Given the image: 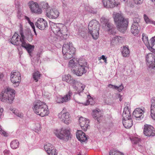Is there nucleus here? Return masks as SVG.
Wrapping results in <instances>:
<instances>
[{"label": "nucleus", "instance_id": "obj_1", "mask_svg": "<svg viewBox=\"0 0 155 155\" xmlns=\"http://www.w3.org/2000/svg\"><path fill=\"white\" fill-rule=\"evenodd\" d=\"M75 59L73 58L69 62L68 66L72 68V72L78 76H81L87 72V62L85 60H79L75 62Z\"/></svg>", "mask_w": 155, "mask_h": 155}, {"label": "nucleus", "instance_id": "obj_2", "mask_svg": "<svg viewBox=\"0 0 155 155\" xmlns=\"http://www.w3.org/2000/svg\"><path fill=\"white\" fill-rule=\"evenodd\" d=\"M112 16L117 30L120 32H124L128 26V19H125L121 13L114 12Z\"/></svg>", "mask_w": 155, "mask_h": 155}, {"label": "nucleus", "instance_id": "obj_3", "mask_svg": "<svg viewBox=\"0 0 155 155\" xmlns=\"http://www.w3.org/2000/svg\"><path fill=\"white\" fill-rule=\"evenodd\" d=\"M32 108L36 114L42 117L48 115L49 113L48 106L45 103L40 100L34 102Z\"/></svg>", "mask_w": 155, "mask_h": 155}, {"label": "nucleus", "instance_id": "obj_4", "mask_svg": "<svg viewBox=\"0 0 155 155\" xmlns=\"http://www.w3.org/2000/svg\"><path fill=\"white\" fill-rule=\"evenodd\" d=\"M100 25L96 20L91 21L88 25V33L91 34L94 39H97L99 36Z\"/></svg>", "mask_w": 155, "mask_h": 155}, {"label": "nucleus", "instance_id": "obj_5", "mask_svg": "<svg viewBox=\"0 0 155 155\" xmlns=\"http://www.w3.org/2000/svg\"><path fill=\"white\" fill-rule=\"evenodd\" d=\"M15 90L7 87L4 91H2L0 94V98L2 101L11 103L14 99Z\"/></svg>", "mask_w": 155, "mask_h": 155}, {"label": "nucleus", "instance_id": "obj_6", "mask_svg": "<svg viewBox=\"0 0 155 155\" xmlns=\"http://www.w3.org/2000/svg\"><path fill=\"white\" fill-rule=\"evenodd\" d=\"M75 48L73 46L72 43L64 44L62 47V53L64 58L66 60L70 59L73 57L75 53Z\"/></svg>", "mask_w": 155, "mask_h": 155}, {"label": "nucleus", "instance_id": "obj_7", "mask_svg": "<svg viewBox=\"0 0 155 155\" xmlns=\"http://www.w3.org/2000/svg\"><path fill=\"white\" fill-rule=\"evenodd\" d=\"M54 133L58 139L65 141H68L71 138L70 131L67 129L62 128L61 130H56Z\"/></svg>", "mask_w": 155, "mask_h": 155}, {"label": "nucleus", "instance_id": "obj_8", "mask_svg": "<svg viewBox=\"0 0 155 155\" xmlns=\"http://www.w3.org/2000/svg\"><path fill=\"white\" fill-rule=\"evenodd\" d=\"M58 117L64 124H68L71 121V118L70 114L68 112H65L63 110L58 115Z\"/></svg>", "mask_w": 155, "mask_h": 155}, {"label": "nucleus", "instance_id": "obj_9", "mask_svg": "<svg viewBox=\"0 0 155 155\" xmlns=\"http://www.w3.org/2000/svg\"><path fill=\"white\" fill-rule=\"evenodd\" d=\"M11 81L13 84H15V87L18 86L21 82V77L20 72L18 71H13L11 73Z\"/></svg>", "mask_w": 155, "mask_h": 155}, {"label": "nucleus", "instance_id": "obj_10", "mask_svg": "<svg viewBox=\"0 0 155 155\" xmlns=\"http://www.w3.org/2000/svg\"><path fill=\"white\" fill-rule=\"evenodd\" d=\"M146 60L148 69H154L155 68V55L153 53H149L146 56Z\"/></svg>", "mask_w": 155, "mask_h": 155}, {"label": "nucleus", "instance_id": "obj_11", "mask_svg": "<svg viewBox=\"0 0 155 155\" xmlns=\"http://www.w3.org/2000/svg\"><path fill=\"white\" fill-rule=\"evenodd\" d=\"M31 11L33 13L41 14L42 12L41 9L39 8L38 4L33 1H30L28 3Z\"/></svg>", "mask_w": 155, "mask_h": 155}, {"label": "nucleus", "instance_id": "obj_12", "mask_svg": "<svg viewBox=\"0 0 155 155\" xmlns=\"http://www.w3.org/2000/svg\"><path fill=\"white\" fill-rule=\"evenodd\" d=\"M143 134L147 137H153L155 135V130L152 126L146 124L144 126Z\"/></svg>", "mask_w": 155, "mask_h": 155}, {"label": "nucleus", "instance_id": "obj_13", "mask_svg": "<svg viewBox=\"0 0 155 155\" xmlns=\"http://www.w3.org/2000/svg\"><path fill=\"white\" fill-rule=\"evenodd\" d=\"M51 28L54 34L58 35L59 33H60L64 25L61 24H56L51 22L50 23Z\"/></svg>", "mask_w": 155, "mask_h": 155}, {"label": "nucleus", "instance_id": "obj_14", "mask_svg": "<svg viewBox=\"0 0 155 155\" xmlns=\"http://www.w3.org/2000/svg\"><path fill=\"white\" fill-rule=\"evenodd\" d=\"M44 148L48 155H57L58 152L54 149L53 146L50 143L45 145Z\"/></svg>", "mask_w": 155, "mask_h": 155}, {"label": "nucleus", "instance_id": "obj_15", "mask_svg": "<svg viewBox=\"0 0 155 155\" xmlns=\"http://www.w3.org/2000/svg\"><path fill=\"white\" fill-rule=\"evenodd\" d=\"M46 15L47 17L50 18L55 19L59 16V12L58 11L55 9H50L47 10Z\"/></svg>", "mask_w": 155, "mask_h": 155}, {"label": "nucleus", "instance_id": "obj_16", "mask_svg": "<svg viewBox=\"0 0 155 155\" xmlns=\"http://www.w3.org/2000/svg\"><path fill=\"white\" fill-rule=\"evenodd\" d=\"M89 120L85 118L81 117L79 119V124L82 129L84 131H86L89 127Z\"/></svg>", "mask_w": 155, "mask_h": 155}, {"label": "nucleus", "instance_id": "obj_17", "mask_svg": "<svg viewBox=\"0 0 155 155\" xmlns=\"http://www.w3.org/2000/svg\"><path fill=\"white\" fill-rule=\"evenodd\" d=\"M144 112L141 108H136L134 110L133 113V115L138 120H141L144 117Z\"/></svg>", "mask_w": 155, "mask_h": 155}, {"label": "nucleus", "instance_id": "obj_18", "mask_svg": "<svg viewBox=\"0 0 155 155\" xmlns=\"http://www.w3.org/2000/svg\"><path fill=\"white\" fill-rule=\"evenodd\" d=\"M35 25L37 28L41 30H44L47 27V24L46 21L41 18L38 19Z\"/></svg>", "mask_w": 155, "mask_h": 155}, {"label": "nucleus", "instance_id": "obj_19", "mask_svg": "<svg viewBox=\"0 0 155 155\" xmlns=\"http://www.w3.org/2000/svg\"><path fill=\"white\" fill-rule=\"evenodd\" d=\"M93 117L96 120L98 123L103 117V114L101 110L98 108L93 110L92 113Z\"/></svg>", "mask_w": 155, "mask_h": 155}, {"label": "nucleus", "instance_id": "obj_20", "mask_svg": "<svg viewBox=\"0 0 155 155\" xmlns=\"http://www.w3.org/2000/svg\"><path fill=\"white\" fill-rule=\"evenodd\" d=\"M19 32L21 35V37H20V41L21 43V45L22 47L25 48L29 43L25 40V37L23 31V28L21 27L20 28Z\"/></svg>", "mask_w": 155, "mask_h": 155}, {"label": "nucleus", "instance_id": "obj_21", "mask_svg": "<svg viewBox=\"0 0 155 155\" xmlns=\"http://www.w3.org/2000/svg\"><path fill=\"white\" fill-rule=\"evenodd\" d=\"M102 1L104 6L107 8H113L118 5L116 3L115 0H102Z\"/></svg>", "mask_w": 155, "mask_h": 155}, {"label": "nucleus", "instance_id": "obj_22", "mask_svg": "<svg viewBox=\"0 0 155 155\" xmlns=\"http://www.w3.org/2000/svg\"><path fill=\"white\" fill-rule=\"evenodd\" d=\"M72 95V93L71 91H69L68 93L64 97L57 98L56 101L58 103L67 102L70 100L71 97Z\"/></svg>", "mask_w": 155, "mask_h": 155}, {"label": "nucleus", "instance_id": "obj_23", "mask_svg": "<svg viewBox=\"0 0 155 155\" xmlns=\"http://www.w3.org/2000/svg\"><path fill=\"white\" fill-rule=\"evenodd\" d=\"M20 37L18 33L15 32L12 38L8 40V41L13 45L18 46L20 41Z\"/></svg>", "mask_w": 155, "mask_h": 155}, {"label": "nucleus", "instance_id": "obj_24", "mask_svg": "<svg viewBox=\"0 0 155 155\" xmlns=\"http://www.w3.org/2000/svg\"><path fill=\"white\" fill-rule=\"evenodd\" d=\"M76 136L77 139L80 141L84 142L87 140L88 136L80 130H78L76 133Z\"/></svg>", "mask_w": 155, "mask_h": 155}, {"label": "nucleus", "instance_id": "obj_25", "mask_svg": "<svg viewBox=\"0 0 155 155\" xmlns=\"http://www.w3.org/2000/svg\"><path fill=\"white\" fill-rule=\"evenodd\" d=\"M123 39V37L116 36L110 39V45L114 46L118 43L121 42Z\"/></svg>", "mask_w": 155, "mask_h": 155}, {"label": "nucleus", "instance_id": "obj_26", "mask_svg": "<svg viewBox=\"0 0 155 155\" xmlns=\"http://www.w3.org/2000/svg\"><path fill=\"white\" fill-rule=\"evenodd\" d=\"M151 116L152 118L155 120V98L153 97L151 100Z\"/></svg>", "mask_w": 155, "mask_h": 155}, {"label": "nucleus", "instance_id": "obj_27", "mask_svg": "<svg viewBox=\"0 0 155 155\" xmlns=\"http://www.w3.org/2000/svg\"><path fill=\"white\" fill-rule=\"evenodd\" d=\"M123 124L124 127L126 128H129L133 125L132 120L130 118H124L123 120Z\"/></svg>", "mask_w": 155, "mask_h": 155}, {"label": "nucleus", "instance_id": "obj_28", "mask_svg": "<svg viewBox=\"0 0 155 155\" xmlns=\"http://www.w3.org/2000/svg\"><path fill=\"white\" fill-rule=\"evenodd\" d=\"M122 117L123 119L126 118L127 119V118H131L130 111L128 107L126 106L124 108Z\"/></svg>", "mask_w": 155, "mask_h": 155}, {"label": "nucleus", "instance_id": "obj_29", "mask_svg": "<svg viewBox=\"0 0 155 155\" xmlns=\"http://www.w3.org/2000/svg\"><path fill=\"white\" fill-rule=\"evenodd\" d=\"M150 43L147 45L148 49L151 51L155 50V36L152 37L150 40Z\"/></svg>", "mask_w": 155, "mask_h": 155}, {"label": "nucleus", "instance_id": "obj_30", "mask_svg": "<svg viewBox=\"0 0 155 155\" xmlns=\"http://www.w3.org/2000/svg\"><path fill=\"white\" fill-rule=\"evenodd\" d=\"M62 28L63 30L61 31L60 33H59L58 35L60 37L61 39H65L68 36V35L67 33V28L64 26Z\"/></svg>", "mask_w": 155, "mask_h": 155}, {"label": "nucleus", "instance_id": "obj_31", "mask_svg": "<svg viewBox=\"0 0 155 155\" xmlns=\"http://www.w3.org/2000/svg\"><path fill=\"white\" fill-rule=\"evenodd\" d=\"M25 36L28 41L29 42H31L33 39V35L32 34L31 31L29 30H27L25 32Z\"/></svg>", "mask_w": 155, "mask_h": 155}, {"label": "nucleus", "instance_id": "obj_32", "mask_svg": "<svg viewBox=\"0 0 155 155\" xmlns=\"http://www.w3.org/2000/svg\"><path fill=\"white\" fill-rule=\"evenodd\" d=\"M140 26L132 25L131 28V32L134 36L137 35L139 32Z\"/></svg>", "mask_w": 155, "mask_h": 155}, {"label": "nucleus", "instance_id": "obj_33", "mask_svg": "<svg viewBox=\"0 0 155 155\" xmlns=\"http://www.w3.org/2000/svg\"><path fill=\"white\" fill-rule=\"evenodd\" d=\"M140 16L139 15H137L135 17L133 18V22L132 25L140 26Z\"/></svg>", "mask_w": 155, "mask_h": 155}, {"label": "nucleus", "instance_id": "obj_34", "mask_svg": "<svg viewBox=\"0 0 155 155\" xmlns=\"http://www.w3.org/2000/svg\"><path fill=\"white\" fill-rule=\"evenodd\" d=\"M108 87H109L117 90L119 92H121L124 88V86L122 84H121L119 86L114 85L111 84H109L108 85Z\"/></svg>", "mask_w": 155, "mask_h": 155}, {"label": "nucleus", "instance_id": "obj_35", "mask_svg": "<svg viewBox=\"0 0 155 155\" xmlns=\"http://www.w3.org/2000/svg\"><path fill=\"white\" fill-rule=\"evenodd\" d=\"M122 54L123 56L125 57H127L129 56L130 51L128 47H124L123 50L122 51Z\"/></svg>", "mask_w": 155, "mask_h": 155}, {"label": "nucleus", "instance_id": "obj_36", "mask_svg": "<svg viewBox=\"0 0 155 155\" xmlns=\"http://www.w3.org/2000/svg\"><path fill=\"white\" fill-rule=\"evenodd\" d=\"M19 143L17 140H14L12 141L10 143L11 147L13 149H15L18 147Z\"/></svg>", "mask_w": 155, "mask_h": 155}, {"label": "nucleus", "instance_id": "obj_37", "mask_svg": "<svg viewBox=\"0 0 155 155\" xmlns=\"http://www.w3.org/2000/svg\"><path fill=\"white\" fill-rule=\"evenodd\" d=\"M34 48L35 46L34 45H31L29 44L25 48L27 51L28 53L30 55L34 50Z\"/></svg>", "mask_w": 155, "mask_h": 155}, {"label": "nucleus", "instance_id": "obj_38", "mask_svg": "<svg viewBox=\"0 0 155 155\" xmlns=\"http://www.w3.org/2000/svg\"><path fill=\"white\" fill-rule=\"evenodd\" d=\"M77 84L78 85V87H77V90L78 92L80 93L83 91L85 86V85L78 82H77L76 84Z\"/></svg>", "mask_w": 155, "mask_h": 155}, {"label": "nucleus", "instance_id": "obj_39", "mask_svg": "<svg viewBox=\"0 0 155 155\" xmlns=\"http://www.w3.org/2000/svg\"><path fill=\"white\" fill-rule=\"evenodd\" d=\"M41 5L43 8L45 9L46 12L47 11V10H49L51 9L48 3L47 2H42L41 3Z\"/></svg>", "mask_w": 155, "mask_h": 155}, {"label": "nucleus", "instance_id": "obj_40", "mask_svg": "<svg viewBox=\"0 0 155 155\" xmlns=\"http://www.w3.org/2000/svg\"><path fill=\"white\" fill-rule=\"evenodd\" d=\"M40 74L38 71H37L35 72L33 74V78L36 82H37L38 81V78L40 77Z\"/></svg>", "mask_w": 155, "mask_h": 155}, {"label": "nucleus", "instance_id": "obj_41", "mask_svg": "<svg viewBox=\"0 0 155 155\" xmlns=\"http://www.w3.org/2000/svg\"><path fill=\"white\" fill-rule=\"evenodd\" d=\"M142 40L144 43L147 46L149 44L148 39V37L145 35L144 34H142Z\"/></svg>", "mask_w": 155, "mask_h": 155}, {"label": "nucleus", "instance_id": "obj_42", "mask_svg": "<svg viewBox=\"0 0 155 155\" xmlns=\"http://www.w3.org/2000/svg\"><path fill=\"white\" fill-rule=\"evenodd\" d=\"M68 80L70 81V82H68L67 83L69 84H71L72 86H74V85H76V82H77L71 76V78H69L68 79Z\"/></svg>", "mask_w": 155, "mask_h": 155}, {"label": "nucleus", "instance_id": "obj_43", "mask_svg": "<svg viewBox=\"0 0 155 155\" xmlns=\"http://www.w3.org/2000/svg\"><path fill=\"white\" fill-rule=\"evenodd\" d=\"M108 32L110 34L114 35L116 33L115 28L114 26L112 28L109 29Z\"/></svg>", "mask_w": 155, "mask_h": 155}, {"label": "nucleus", "instance_id": "obj_44", "mask_svg": "<svg viewBox=\"0 0 155 155\" xmlns=\"http://www.w3.org/2000/svg\"><path fill=\"white\" fill-rule=\"evenodd\" d=\"M110 155H120V152L115 150H112L110 152Z\"/></svg>", "mask_w": 155, "mask_h": 155}, {"label": "nucleus", "instance_id": "obj_45", "mask_svg": "<svg viewBox=\"0 0 155 155\" xmlns=\"http://www.w3.org/2000/svg\"><path fill=\"white\" fill-rule=\"evenodd\" d=\"M131 140L133 143L137 144L140 141V139L137 137H135L133 138Z\"/></svg>", "mask_w": 155, "mask_h": 155}, {"label": "nucleus", "instance_id": "obj_46", "mask_svg": "<svg viewBox=\"0 0 155 155\" xmlns=\"http://www.w3.org/2000/svg\"><path fill=\"white\" fill-rule=\"evenodd\" d=\"M69 78H71V75L68 74L67 75H65L64 76H63L62 77V79L63 81H65L66 82H70V81L68 80Z\"/></svg>", "mask_w": 155, "mask_h": 155}, {"label": "nucleus", "instance_id": "obj_47", "mask_svg": "<svg viewBox=\"0 0 155 155\" xmlns=\"http://www.w3.org/2000/svg\"><path fill=\"white\" fill-rule=\"evenodd\" d=\"M22 12L20 10V9L19 8H17V16L18 19H21L22 17Z\"/></svg>", "mask_w": 155, "mask_h": 155}, {"label": "nucleus", "instance_id": "obj_48", "mask_svg": "<svg viewBox=\"0 0 155 155\" xmlns=\"http://www.w3.org/2000/svg\"><path fill=\"white\" fill-rule=\"evenodd\" d=\"M100 21L101 23L106 24L108 22V19L105 17H102L101 18Z\"/></svg>", "mask_w": 155, "mask_h": 155}, {"label": "nucleus", "instance_id": "obj_49", "mask_svg": "<svg viewBox=\"0 0 155 155\" xmlns=\"http://www.w3.org/2000/svg\"><path fill=\"white\" fill-rule=\"evenodd\" d=\"M143 18L144 21H145V22L147 24H149L151 19H150L145 14L143 15Z\"/></svg>", "mask_w": 155, "mask_h": 155}, {"label": "nucleus", "instance_id": "obj_50", "mask_svg": "<svg viewBox=\"0 0 155 155\" xmlns=\"http://www.w3.org/2000/svg\"><path fill=\"white\" fill-rule=\"evenodd\" d=\"M13 113L18 117L21 118H22L23 117V114H22L18 112L16 110H14Z\"/></svg>", "mask_w": 155, "mask_h": 155}, {"label": "nucleus", "instance_id": "obj_51", "mask_svg": "<svg viewBox=\"0 0 155 155\" xmlns=\"http://www.w3.org/2000/svg\"><path fill=\"white\" fill-rule=\"evenodd\" d=\"M137 148L139 151L141 152L145 150V147L141 145H138Z\"/></svg>", "mask_w": 155, "mask_h": 155}, {"label": "nucleus", "instance_id": "obj_52", "mask_svg": "<svg viewBox=\"0 0 155 155\" xmlns=\"http://www.w3.org/2000/svg\"><path fill=\"white\" fill-rule=\"evenodd\" d=\"M0 134L1 135H3L5 136H7V134L4 130H2L1 128V126L0 125Z\"/></svg>", "mask_w": 155, "mask_h": 155}, {"label": "nucleus", "instance_id": "obj_53", "mask_svg": "<svg viewBox=\"0 0 155 155\" xmlns=\"http://www.w3.org/2000/svg\"><path fill=\"white\" fill-rule=\"evenodd\" d=\"M106 26L109 28L110 29L112 28L114 26V25L111 24L110 23L108 22L107 24L105 25Z\"/></svg>", "mask_w": 155, "mask_h": 155}, {"label": "nucleus", "instance_id": "obj_54", "mask_svg": "<svg viewBox=\"0 0 155 155\" xmlns=\"http://www.w3.org/2000/svg\"><path fill=\"white\" fill-rule=\"evenodd\" d=\"M134 3L137 4H140L143 1V0H134Z\"/></svg>", "mask_w": 155, "mask_h": 155}, {"label": "nucleus", "instance_id": "obj_55", "mask_svg": "<svg viewBox=\"0 0 155 155\" xmlns=\"http://www.w3.org/2000/svg\"><path fill=\"white\" fill-rule=\"evenodd\" d=\"M9 153V151L7 150H5L3 151V153L5 155H8Z\"/></svg>", "mask_w": 155, "mask_h": 155}, {"label": "nucleus", "instance_id": "obj_56", "mask_svg": "<svg viewBox=\"0 0 155 155\" xmlns=\"http://www.w3.org/2000/svg\"><path fill=\"white\" fill-rule=\"evenodd\" d=\"M28 23H29L30 25L31 26L32 28H35L33 22L30 21V22H28Z\"/></svg>", "mask_w": 155, "mask_h": 155}, {"label": "nucleus", "instance_id": "obj_57", "mask_svg": "<svg viewBox=\"0 0 155 155\" xmlns=\"http://www.w3.org/2000/svg\"><path fill=\"white\" fill-rule=\"evenodd\" d=\"M3 111V108H1L0 109V118L1 117L2 113Z\"/></svg>", "mask_w": 155, "mask_h": 155}, {"label": "nucleus", "instance_id": "obj_58", "mask_svg": "<svg viewBox=\"0 0 155 155\" xmlns=\"http://www.w3.org/2000/svg\"><path fill=\"white\" fill-rule=\"evenodd\" d=\"M4 77V74L2 73H0V80H2Z\"/></svg>", "mask_w": 155, "mask_h": 155}, {"label": "nucleus", "instance_id": "obj_59", "mask_svg": "<svg viewBox=\"0 0 155 155\" xmlns=\"http://www.w3.org/2000/svg\"><path fill=\"white\" fill-rule=\"evenodd\" d=\"M149 24H153L155 25V21L151 20Z\"/></svg>", "mask_w": 155, "mask_h": 155}, {"label": "nucleus", "instance_id": "obj_60", "mask_svg": "<svg viewBox=\"0 0 155 155\" xmlns=\"http://www.w3.org/2000/svg\"><path fill=\"white\" fill-rule=\"evenodd\" d=\"M100 58L102 59L103 60H104L105 59L107 58L106 57H105L104 55H102Z\"/></svg>", "mask_w": 155, "mask_h": 155}, {"label": "nucleus", "instance_id": "obj_61", "mask_svg": "<svg viewBox=\"0 0 155 155\" xmlns=\"http://www.w3.org/2000/svg\"><path fill=\"white\" fill-rule=\"evenodd\" d=\"M37 125L39 127V128H38V129H37V130H40V127H41V126L40 125V124H37Z\"/></svg>", "mask_w": 155, "mask_h": 155}, {"label": "nucleus", "instance_id": "obj_62", "mask_svg": "<svg viewBox=\"0 0 155 155\" xmlns=\"http://www.w3.org/2000/svg\"><path fill=\"white\" fill-rule=\"evenodd\" d=\"M33 31H34V33H35V35H37V34L36 31H35V28H33Z\"/></svg>", "mask_w": 155, "mask_h": 155}, {"label": "nucleus", "instance_id": "obj_63", "mask_svg": "<svg viewBox=\"0 0 155 155\" xmlns=\"http://www.w3.org/2000/svg\"><path fill=\"white\" fill-rule=\"evenodd\" d=\"M26 18L27 20L28 21V22L31 21L30 19L28 17L26 16Z\"/></svg>", "mask_w": 155, "mask_h": 155}, {"label": "nucleus", "instance_id": "obj_64", "mask_svg": "<svg viewBox=\"0 0 155 155\" xmlns=\"http://www.w3.org/2000/svg\"><path fill=\"white\" fill-rule=\"evenodd\" d=\"M9 109L12 111V113H13L14 110H15L14 109H13V108H12V107L10 108Z\"/></svg>", "mask_w": 155, "mask_h": 155}]
</instances>
